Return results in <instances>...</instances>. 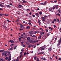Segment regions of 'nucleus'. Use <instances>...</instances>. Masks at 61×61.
<instances>
[{"instance_id": "7", "label": "nucleus", "mask_w": 61, "mask_h": 61, "mask_svg": "<svg viewBox=\"0 0 61 61\" xmlns=\"http://www.w3.org/2000/svg\"><path fill=\"white\" fill-rule=\"evenodd\" d=\"M44 53V52H40L38 54V55H40V54L42 55V54H43Z\"/></svg>"}, {"instance_id": "9", "label": "nucleus", "mask_w": 61, "mask_h": 61, "mask_svg": "<svg viewBox=\"0 0 61 61\" xmlns=\"http://www.w3.org/2000/svg\"><path fill=\"white\" fill-rule=\"evenodd\" d=\"M35 14L37 16H38V17L39 16V14H38V13H35Z\"/></svg>"}, {"instance_id": "39", "label": "nucleus", "mask_w": 61, "mask_h": 61, "mask_svg": "<svg viewBox=\"0 0 61 61\" xmlns=\"http://www.w3.org/2000/svg\"><path fill=\"white\" fill-rule=\"evenodd\" d=\"M11 43H15V41H12Z\"/></svg>"}, {"instance_id": "49", "label": "nucleus", "mask_w": 61, "mask_h": 61, "mask_svg": "<svg viewBox=\"0 0 61 61\" xmlns=\"http://www.w3.org/2000/svg\"><path fill=\"white\" fill-rule=\"evenodd\" d=\"M26 52H25L24 54V56H25V55H26Z\"/></svg>"}, {"instance_id": "24", "label": "nucleus", "mask_w": 61, "mask_h": 61, "mask_svg": "<svg viewBox=\"0 0 61 61\" xmlns=\"http://www.w3.org/2000/svg\"><path fill=\"white\" fill-rule=\"evenodd\" d=\"M38 41V40H36V41H33V42L34 43H36Z\"/></svg>"}, {"instance_id": "1", "label": "nucleus", "mask_w": 61, "mask_h": 61, "mask_svg": "<svg viewBox=\"0 0 61 61\" xmlns=\"http://www.w3.org/2000/svg\"><path fill=\"white\" fill-rule=\"evenodd\" d=\"M58 7V6H57L55 5L54 7H53L52 8H50L49 9V11H51V12H53V13H55L54 11V10L55 8H56V9H57Z\"/></svg>"}, {"instance_id": "52", "label": "nucleus", "mask_w": 61, "mask_h": 61, "mask_svg": "<svg viewBox=\"0 0 61 61\" xmlns=\"http://www.w3.org/2000/svg\"><path fill=\"white\" fill-rule=\"evenodd\" d=\"M53 26L54 28H56V26L55 25H54Z\"/></svg>"}, {"instance_id": "54", "label": "nucleus", "mask_w": 61, "mask_h": 61, "mask_svg": "<svg viewBox=\"0 0 61 61\" xmlns=\"http://www.w3.org/2000/svg\"><path fill=\"white\" fill-rule=\"evenodd\" d=\"M46 32H48V30H47V29H46Z\"/></svg>"}, {"instance_id": "55", "label": "nucleus", "mask_w": 61, "mask_h": 61, "mask_svg": "<svg viewBox=\"0 0 61 61\" xmlns=\"http://www.w3.org/2000/svg\"><path fill=\"white\" fill-rule=\"evenodd\" d=\"M20 54L21 55H22V54H23V52H21Z\"/></svg>"}, {"instance_id": "45", "label": "nucleus", "mask_w": 61, "mask_h": 61, "mask_svg": "<svg viewBox=\"0 0 61 61\" xmlns=\"http://www.w3.org/2000/svg\"><path fill=\"white\" fill-rule=\"evenodd\" d=\"M47 16H48L45 15V16L44 17L45 18H46L47 17Z\"/></svg>"}, {"instance_id": "44", "label": "nucleus", "mask_w": 61, "mask_h": 61, "mask_svg": "<svg viewBox=\"0 0 61 61\" xmlns=\"http://www.w3.org/2000/svg\"><path fill=\"white\" fill-rule=\"evenodd\" d=\"M8 59V57H6L5 58V59L6 60H7Z\"/></svg>"}, {"instance_id": "8", "label": "nucleus", "mask_w": 61, "mask_h": 61, "mask_svg": "<svg viewBox=\"0 0 61 61\" xmlns=\"http://www.w3.org/2000/svg\"><path fill=\"white\" fill-rule=\"evenodd\" d=\"M6 8H11V6L9 5H6Z\"/></svg>"}, {"instance_id": "22", "label": "nucleus", "mask_w": 61, "mask_h": 61, "mask_svg": "<svg viewBox=\"0 0 61 61\" xmlns=\"http://www.w3.org/2000/svg\"><path fill=\"white\" fill-rule=\"evenodd\" d=\"M33 46L29 45L28 46V47H31Z\"/></svg>"}, {"instance_id": "33", "label": "nucleus", "mask_w": 61, "mask_h": 61, "mask_svg": "<svg viewBox=\"0 0 61 61\" xmlns=\"http://www.w3.org/2000/svg\"><path fill=\"white\" fill-rule=\"evenodd\" d=\"M56 15H58V16H60V14L59 13H57L56 14Z\"/></svg>"}, {"instance_id": "21", "label": "nucleus", "mask_w": 61, "mask_h": 61, "mask_svg": "<svg viewBox=\"0 0 61 61\" xmlns=\"http://www.w3.org/2000/svg\"><path fill=\"white\" fill-rule=\"evenodd\" d=\"M45 34V32H42L40 34L41 35H43V34Z\"/></svg>"}, {"instance_id": "37", "label": "nucleus", "mask_w": 61, "mask_h": 61, "mask_svg": "<svg viewBox=\"0 0 61 61\" xmlns=\"http://www.w3.org/2000/svg\"><path fill=\"white\" fill-rule=\"evenodd\" d=\"M20 41H21V38H18Z\"/></svg>"}, {"instance_id": "61", "label": "nucleus", "mask_w": 61, "mask_h": 61, "mask_svg": "<svg viewBox=\"0 0 61 61\" xmlns=\"http://www.w3.org/2000/svg\"><path fill=\"white\" fill-rule=\"evenodd\" d=\"M7 21L8 22H10V21L8 20H7Z\"/></svg>"}, {"instance_id": "10", "label": "nucleus", "mask_w": 61, "mask_h": 61, "mask_svg": "<svg viewBox=\"0 0 61 61\" xmlns=\"http://www.w3.org/2000/svg\"><path fill=\"white\" fill-rule=\"evenodd\" d=\"M41 37H42L41 35L39 36L38 37V39H39H39H40L41 38Z\"/></svg>"}, {"instance_id": "57", "label": "nucleus", "mask_w": 61, "mask_h": 61, "mask_svg": "<svg viewBox=\"0 0 61 61\" xmlns=\"http://www.w3.org/2000/svg\"><path fill=\"white\" fill-rule=\"evenodd\" d=\"M22 55H21L20 56V58H21L22 57Z\"/></svg>"}, {"instance_id": "17", "label": "nucleus", "mask_w": 61, "mask_h": 61, "mask_svg": "<svg viewBox=\"0 0 61 61\" xmlns=\"http://www.w3.org/2000/svg\"><path fill=\"white\" fill-rule=\"evenodd\" d=\"M27 39L28 40H30V39H31L30 37H28L27 38Z\"/></svg>"}, {"instance_id": "11", "label": "nucleus", "mask_w": 61, "mask_h": 61, "mask_svg": "<svg viewBox=\"0 0 61 61\" xmlns=\"http://www.w3.org/2000/svg\"><path fill=\"white\" fill-rule=\"evenodd\" d=\"M0 61H5V60H4V59L3 58H0Z\"/></svg>"}, {"instance_id": "18", "label": "nucleus", "mask_w": 61, "mask_h": 61, "mask_svg": "<svg viewBox=\"0 0 61 61\" xmlns=\"http://www.w3.org/2000/svg\"><path fill=\"white\" fill-rule=\"evenodd\" d=\"M30 43H31L32 44H34V41H33L32 40H31L30 41Z\"/></svg>"}, {"instance_id": "31", "label": "nucleus", "mask_w": 61, "mask_h": 61, "mask_svg": "<svg viewBox=\"0 0 61 61\" xmlns=\"http://www.w3.org/2000/svg\"><path fill=\"white\" fill-rule=\"evenodd\" d=\"M30 26H27L26 27V29H29V28H30Z\"/></svg>"}, {"instance_id": "64", "label": "nucleus", "mask_w": 61, "mask_h": 61, "mask_svg": "<svg viewBox=\"0 0 61 61\" xmlns=\"http://www.w3.org/2000/svg\"><path fill=\"white\" fill-rule=\"evenodd\" d=\"M2 55H5V53L4 52H3V53H2Z\"/></svg>"}, {"instance_id": "25", "label": "nucleus", "mask_w": 61, "mask_h": 61, "mask_svg": "<svg viewBox=\"0 0 61 61\" xmlns=\"http://www.w3.org/2000/svg\"><path fill=\"white\" fill-rule=\"evenodd\" d=\"M28 33L30 34H32V32L31 31H30Z\"/></svg>"}, {"instance_id": "46", "label": "nucleus", "mask_w": 61, "mask_h": 61, "mask_svg": "<svg viewBox=\"0 0 61 61\" xmlns=\"http://www.w3.org/2000/svg\"><path fill=\"white\" fill-rule=\"evenodd\" d=\"M61 20H59V21H58V23H60V22H61Z\"/></svg>"}, {"instance_id": "36", "label": "nucleus", "mask_w": 61, "mask_h": 61, "mask_svg": "<svg viewBox=\"0 0 61 61\" xmlns=\"http://www.w3.org/2000/svg\"><path fill=\"white\" fill-rule=\"evenodd\" d=\"M40 15H42V12H41L40 11L39 13Z\"/></svg>"}, {"instance_id": "19", "label": "nucleus", "mask_w": 61, "mask_h": 61, "mask_svg": "<svg viewBox=\"0 0 61 61\" xmlns=\"http://www.w3.org/2000/svg\"><path fill=\"white\" fill-rule=\"evenodd\" d=\"M48 50H50V52H51V51L52 50V48H51V47H50L49 49Z\"/></svg>"}, {"instance_id": "40", "label": "nucleus", "mask_w": 61, "mask_h": 61, "mask_svg": "<svg viewBox=\"0 0 61 61\" xmlns=\"http://www.w3.org/2000/svg\"><path fill=\"white\" fill-rule=\"evenodd\" d=\"M4 15H5V16H8V15L7 14H4Z\"/></svg>"}, {"instance_id": "14", "label": "nucleus", "mask_w": 61, "mask_h": 61, "mask_svg": "<svg viewBox=\"0 0 61 61\" xmlns=\"http://www.w3.org/2000/svg\"><path fill=\"white\" fill-rule=\"evenodd\" d=\"M37 31H36L35 32H34L33 34H36L37 33Z\"/></svg>"}, {"instance_id": "43", "label": "nucleus", "mask_w": 61, "mask_h": 61, "mask_svg": "<svg viewBox=\"0 0 61 61\" xmlns=\"http://www.w3.org/2000/svg\"><path fill=\"white\" fill-rule=\"evenodd\" d=\"M34 58V59L35 60L36 59V58H37V57H36V56H35Z\"/></svg>"}, {"instance_id": "16", "label": "nucleus", "mask_w": 61, "mask_h": 61, "mask_svg": "<svg viewBox=\"0 0 61 61\" xmlns=\"http://www.w3.org/2000/svg\"><path fill=\"white\" fill-rule=\"evenodd\" d=\"M0 6H1L2 7H4V5H2V4H0Z\"/></svg>"}, {"instance_id": "48", "label": "nucleus", "mask_w": 61, "mask_h": 61, "mask_svg": "<svg viewBox=\"0 0 61 61\" xmlns=\"http://www.w3.org/2000/svg\"><path fill=\"white\" fill-rule=\"evenodd\" d=\"M57 37H56L55 38V41H56V40H57Z\"/></svg>"}, {"instance_id": "27", "label": "nucleus", "mask_w": 61, "mask_h": 61, "mask_svg": "<svg viewBox=\"0 0 61 61\" xmlns=\"http://www.w3.org/2000/svg\"><path fill=\"white\" fill-rule=\"evenodd\" d=\"M11 59V58H9L8 60V61H10Z\"/></svg>"}, {"instance_id": "23", "label": "nucleus", "mask_w": 61, "mask_h": 61, "mask_svg": "<svg viewBox=\"0 0 61 61\" xmlns=\"http://www.w3.org/2000/svg\"><path fill=\"white\" fill-rule=\"evenodd\" d=\"M10 50H12L13 49V47H12L10 48L9 49Z\"/></svg>"}, {"instance_id": "5", "label": "nucleus", "mask_w": 61, "mask_h": 61, "mask_svg": "<svg viewBox=\"0 0 61 61\" xmlns=\"http://www.w3.org/2000/svg\"><path fill=\"white\" fill-rule=\"evenodd\" d=\"M41 19L42 20V21H46V19L44 17H41Z\"/></svg>"}, {"instance_id": "26", "label": "nucleus", "mask_w": 61, "mask_h": 61, "mask_svg": "<svg viewBox=\"0 0 61 61\" xmlns=\"http://www.w3.org/2000/svg\"><path fill=\"white\" fill-rule=\"evenodd\" d=\"M21 46L23 47H25V45L23 44H22Z\"/></svg>"}, {"instance_id": "41", "label": "nucleus", "mask_w": 61, "mask_h": 61, "mask_svg": "<svg viewBox=\"0 0 61 61\" xmlns=\"http://www.w3.org/2000/svg\"><path fill=\"white\" fill-rule=\"evenodd\" d=\"M39 30H41L42 31H43V29L42 28H40L39 29Z\"/></svg>"}, {"instance_id": "4", "label": "nucleus", "mask_w": 61, "mask_h": 61, "mask_svg": "<svg viewBox=\"0 0 61 61\" xmlns=\"http://www.w3.org/2000/svg\"><path fill=\"white\" fill-rule=\"evenodd\" d=\"M22 1L23 2H21V4H24V3L25 4L27 3V1L25 0H22Z\"/></svg>"}, {"instance_id": "60", "label": "nucleus", "mask_w": 61, "mask_h": 61, "mask_svg": "<svg viewBox=\"0 0 61 61\" xmlns=\"http://www.w3.org/2000/svg\"><path fill=\"white\" fill-rule=\"evenodd\" d=\"M21 52H23V51H24V50L23 49H22L21 50Z\"/></svg>"}, {"instance_id": "58", "label": "nucleus", "mask_w": 61, "mask_h": 61, "mask_svg": "<svg viewBox=\"0 0 61 61\" xmlns=\"http://www.w3.org/2000/svg\"><path fill=\"white\" fill-rule=\"evenodd\" d=\"M24 41H22L21 43V44H24Z\"/></svg>"}, {"instance_id": "38", "label": "nucleus", "mask_w": 61, "mask_h": 61, "mask_svg": "<svg viewBox=\"0 0 61 61\" xmlns=\"http://www.w3.org/2000/svg\"><path fill=\"white\" fill-rule=\"evenodd\" d=\"M3 15H4V14H0V16H3Z\"/></svg>"}, {"instance_id": "3", "label": "nucleus", "mask_w": 61, "mask_h": 61, "mask_svg": "<svg viewBox=\"0 0 61 61\" xmlns=\"http://www.w3.org/2000/svg\"><path fill=\"white\" fill-rule=\"evenodd\" d=\"M40 50H44V48L43 47H41L39 48V51H40Z\"/></svg>"}, {"instance_id": "29", "label": "nucleus", "mask_w": 61, "mask_h": 61, "mask_svg": "<svg viewBox=\"0 0 61 61\" xmlns=\"http://www.w3.org/2000/svg\"><path fill=\"white\" fill-rule=\"evenodd\" d=\"M50 35V33H47V36H49V35Z\"/></svg>"}, {"instance_id": "6", "label": "nucleus", "mask_w": 61, "mask_h": 61, "mask_svg": "<svg viewBox=\"0 0 61 61\" xmlns=\"http://www.w3.org/2000/svg\"><path fill=\"white\" fill-rule=\"evenodd\" d=\"M20 28H21L24 29V26L23 25H22L21 24H20Z\"/></svg>"}, {"instance_id": "63", "label": "nucleus", "mask_w": 61, "mask_h": 61, "mask_svg": "<svg viewBox=\"0 0 61 61\" xmlns=\"http://www.w3.org/2000/svg\"><path fill=\"white\" fill-rule=\"evenodd\" d=\"M54 20L55 21V22H56V19H54Z\"/></svg>"}, {"instance_id": "13", "label": "nucleus", "mask_w": 61, "mask_h": 61, "mask_svg": "<svg viewBox=\"0 0 61 61\" xmlns=\"http://www.w3.org/2000/svg\"><path fill=\"white\" fill-rule=\"evenodd\" d=\"M20 37H21V38H24V35L23 34H21V36H20Z\"/></svg>"}, {"instance_id": "42", "label": "nucleus", "mask_w": 61, "mask_h": 61, "mask_svg": "<svg viewBox=\"0 0 61 61\" xmlns=\"http://www.w3.org/2000/svg\"><path fill=\"white\" fill-rule=\"evenodd\" d=\"M36 61H39V59L38 58H37Z\"/></svg>"}, {"instance_id": "50", "label": "nucleus", "mask_w": 61, "mask_h": 61, "mask_svg": "<svg viewBox=\"0 0 61 61\" xmlns=\"http://www.w3.org/2000/svg\"><path fill=\"white\" fill-rule=\"evenodd\" d=\"M58 61L59 60H60V61H61V58L60 57L59 59L58 60Z\"/></svg>"}, {"instance_id": "35", "label": "nucleus", "mask_w": 61, "mask_h": 61, "mask_svg": "<svg viewBox=\"0 0 61 61\" xmlns=\"http://www.w3.org/2000/svg\"><path fill=\"white\" fill-rule=\"evenodd\" d=\"M58 12L59 13H60V9H59L58 10Z\"/></svg>"}, {"instance_id": "30", "label": "nucleus", "mask_w": 61, "mask_h": 61, "mask_svg": "<svg viewBox=\"0 0 61 61\" xmlns=\"http://www.w3.org/2000/svg\"><path fill=\"white\" fill-rule=\"evenodd\" d=\"M16 47H17V46H15L14 47V50H15V49H16Z\"/></svg>"}, {"instance_id": "62", "label": "nucleus", "mask_w": 61, "mask_h": 61, "mask_svg": "<svg viewBox=\"0 0 61 61\" xmlns=\"http://www.w3.org/2000/svg\"><path fill=\"white\" fill-rule=\"evenodd\" d=\"M55 3H57V0H55L54 1Z\"/></svg>"}, {"instance_id": "2", "label": "nucleus", "mask_w": 61, "mask_h": 61, "mask_svg": "<svg viewBox=\"0 0 61 61\" xmlns=\"http://www.w3.org/2000/svg\"><path fill=\"white\" fill-rule=\"evenodd\" d=\"M60 39L58 41V43L57 44V47L59 46L60 45H61V38H60Z\"/></svg>"}, {"instance_id": "28", "label": "nucleus", "mask_w": 61, "mask_h": 61, "mask_svg": "<svg viewBox=\"0 0 61 61\" xmlns=\"http://www.w3.org/2000/svg\"><path fill=\"white\" fill-rule=\"evenodd\" d=\"M46 2H44V4H43V5H46Z\"/></svg>"}, {"instance_id": "53", "label": "nucleus", "mask_w": 61, "mask_h": 61, "mask_svg": "<svg viewBox=\"0 0 61 61\" xmlns=\"http://www.w3.org/2000/svg\"><path fill=\"white\" fill-rule=\"evenodd\" d=\"M36 36H35V35H33L32 36V37H35Z\"/></svg>"}, {"instance_id": "32", "label": "nucleus", "mask_w": 61, "mask_h": 61, "mask_svg": "<svg viewBox=\"0 0 61 61\" xmlns=\"http://www.w3.org/2000/svg\"><path fill=\"white\" fill-rule=\"evenodd\" d=\"M4 51H5L4 50H0V52H4Z\"/></svg>"}, {"instance_id": "12", "label": "nucleus", "mask_w": 61, "mask_h": 61, "mask_svg": "<svg viewBox=\"0 0 61 61\" xmlns=\"http://www.w3.org/2000/svg\"><path fill=\"white\" fill-rule=\"evenodd\" d=\"M42 38L43 40H45V39H46V36H43L42 37Z\"/></svg>"}, {"instance_id": "56", "label": "nucleus", "mask_w": 61, "mask_h": 61, "mask_svg": "<svg viewBox=\"0 0 61 61\" xmlns=\"http://www.w3.org/2000/svg\"><path fill=\"white\" fill-rule=\"evenodd\" d=\"M9 58H11V54H10L9 56Z\"/></svg>"}, {"instance_id": "59", "label": "nucleus", "mask_w": 61, "mask_h": 61, "mask_svg": "<svg viewBox=\"0 0 61 61\" xmlns=\"http://www.w3.org/2000/svg\"><path fill=\"white\" fill-rule=\"evenodd\" d=\"M38 23L39 24V25H40V24H41V22H38Z\"/></svg>"}, {"instance_id": "20", "label": "nucleus", "mask_w": 61, "mask_h": 61, "mask_svg": "<svg viewBox=\"0 0 61 61\" xmlns=\"http://www.w3.org/2000/svg\"><path fill=\"white\" fill-rule=\"evenodd\" d=\"M3 26L4 28H5V29H6V28H7V27L5 26V25H3Z\"/></svg>"}, {"instance_id": "15", "label": "nucleus", "mask_w": 61, "mask_h": 61, "mask_svg": "<svg viewBox=\"0 0 61 61\" xmlns=\"http://www.w3.org/2000/svg\"><path fill=\"white\" fill-rule=\"evenodd\" d=\"M41 59H42V60H46V59L44 57L41 58Z\"/></svg>"}, {"instance_id": "34", "label": "nucleus", "mask_w": 61, "mask_h": 61, "mask_svg": "<svg viewBox=\"0 0 61 61\" xmlns=\"http://www.w3.org/2000/svg\"><path fill=\"white\" fill-rule=\"evenodd\" d=\"M14 46V44H11L10 45V46Z\"/></svg>"}, {"instance_id": "47", "label": "nucleus", "mask_w": 61, "mask_h": 61, "mask_svg": "<svg viewBox=\"0 0 61 61\" xmlns=\"http://www.w3.org/2000/svg\"><path fill=\"white\" fill-rule=\"evenodd\" d=\"M19 5L20 7H22V5Z\"/></svg>"}, {"instance_id": "51", "label": "nucleus", "mask_w": 61, "mask_h": 61, "mask_svg": "<svg viewBox=\"0 0 61 61\" xmlns=\"http://www.w3.org/2000/svg\"><path fill=\"white\" fill-rule=\"evenodd\" d=\"M32 15L33 17H36V16H35V15H33V14H32Z\"/></svg>"}]
</instances>
